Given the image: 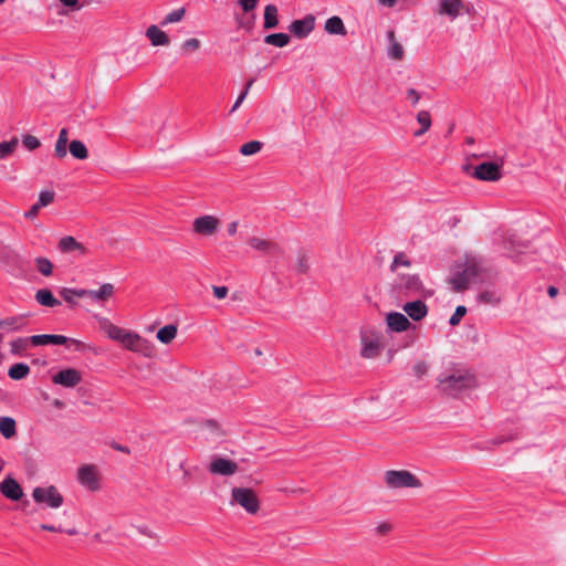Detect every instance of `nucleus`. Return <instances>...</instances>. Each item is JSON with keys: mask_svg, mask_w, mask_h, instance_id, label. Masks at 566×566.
I'll return each mask as SVG.
<instances>
[{"mask_svg": "<svg viewBox=\"0 0 566 566\" xmlns=\"http://www.w3.org/2000/svg\"><path fill=\"white\" fill-rule=\"evenodd\" d=\"M417 122L421 125L419 129H417L413 135L416 137L422 136L424 133L429 130L431 127V115L428 111H420L417 114Z\"/></svg>", "mask_w": 566, "mask_h": 566, "instance_id": "37", "label": "nucleus"}, {"mask_svg": "<svg viewBox=\"0 0 566 566\" xmlns=\"http://www.w3.org/2000/svg\"><path fill=\"white\" fill-rule=\"evenodd\" d=\"M279 25L277 7L275 4H268L264 8V23L265 30L274 29Z\"/></svg>", "mask_w": 566, "mask_h": 566, "instance_id": "29", "label": "nucleus"}, {"mask_svg": "<svg viewBox=\"0 0 566 566\" xmlns=\"http://www.w3.org/2000/svg\"><path fill=\"white\" fill-rule=\"evenodd\" d=\"M67 142H69V132L66 128H62L60 130L55 148L54 156L62 159L67 155Z\"/></svg>", "mask_w": 566, "mask_h": 566, "instance_id": "31", "label": "nucleus"}, {"mask_svg": "<svg viewBox=\"0 0 566 566\" xmlns=\"http://www.w3.org/2000/svg\"><path fill=\"white\" fill-rule=\"evenodd\" d=\"M111 447L116 451L124 452L127 454L130 453V450L127 446L119 444L116 441H112Z\"/></svg>", "mask_w": 566, "mask_h": 566, "instance_id": "61", "label": "nucleus"}, {"mask_svg": "<svg viewBox=\"0 0 566 566\" xmlns=\"http://www.w3.org/2000/svg\"><path fill=\"white\" fill-rule=\"evenodd\" d=\"M467 314V307L463 305L457 306L454 313L451 315L449 319V324L451 326H457L460 324L462 317Z\"/></svg>", "mask_w": 566, "mask_h": 566, "instance_id": "48", "label": "nucleus"}, {"mask_svg": "<svg viewBox=\"0 0 566 566\" xmlns=\"http://www.w3.org/2000/svg\"><path fill=\"white\" fill-rule=\"evenodd\" d=\"M31 345L29 337H19L10 342V354L18 357L25 356L28 347Z\"/></svg>", "mask_w": 566, "mask_h": 566, "instance_id": "28", "label": "nucleus"}, {"mask_svg": "<svg viewBox=\"0 0 566 566\" xmlns=\"http://www.w3.org/2000/svg\"><path fill=\"white\" fill-rule=\"evenodd\" d=\"M30 316V313H25L2 318L0 319V329L20 332L28 325V318Z\"/></svg>", "mask_w": 566, "mask_h": 566, "instance_id": "18", "label": "nucleus"}, {"mask_svg": "<svg viewBox=\"0 0 566 566\" xmlns=\"http://www.w3.org/2000/svg\"><path fill=\"white\" fill-rule=\"evenodd\" d=\"M464 8L462 0H440V14H446L454 20L461 14V9Z\"/></svg>", "mask_w": 566, "mask_h": 566, "instance_id": "22", "label": "nucleus"}, {"mask_svg": "<svg viewBox=\"0 0 566 566\" xmlns=\"http://www.w3.org/2000/svg\"><path fill=\"white\" fill-rule=\"evenodd\" d=\"M31 345L44 346V345H74L76 349L84 347L83 342L74 338L66 337L64 335L55 334H40L30 336Z\"/></svg>", "mask_w": 566, "mask_h": 566, "instance_id": "7", "label": "nucleus"}, {"mask_svg": "<svg viewBox=\"0 0 566 566\" xmlns=\"http://www.w3.org/2000/svg\"><path fill=\"white\" fill-rule=\"evenodd\" d=\"M114 285L111 283H104L98 290H85L80 289L77 297H91L94 302L107 301L114 294Z\"/></svg>", "mask_w": 566, "mask_h": 566, "instance_id": "17", "label": "nucleus"}, {"mask_svg": "<svg viewBox=\"0 0 566 566\" xmlns=\"http://www.w3.org/2000/svg\"><path fill=\"white\" fill-rule=\"evenodd\" d=\"M502 166L494 161H484L474 167L472 177L483 181H497L502 178Z\"/></svg>", "mask_w": 566, "mask_h": 566, "instance_id": "9", "label": "nucleus"}, {"mask_svg": "<svg viewBox=\"0 0 566 566\" xmlns=\"http://www.w3.org/2000/svg\"><path fill=\"white\" fill-rule=\"evenodd\" d=\"M390 531H391V525H390L389 523H380V524L376 527V532H377V534H379V535H386V534H388Z\"/></svg>", "mask_w": 566, "mask_h": 566, "instance_id": "58", "label": "nucleus"}, {"mask_svg": "<svg viewBox=\"0 0 566 566\" xmlns=\"http://www.w3.org/2000/svg\"><path fill=\"white\" fill-rule=\"evenodd\" d=\"M248 243L253 249L264 252V253H268V254L282 253L281 247L277 243L270 241V240L261 239L258 237H252L251 239H249Z\"/></svg>", "mask_w": 566, "mask_h": 566, "instance_id": "21", "label": "nucleus"}, {"mask_svg": "<svg viewBox=\"0 0 566 566\" xmlns=\"http://www.w3.org/2000/svg\"><path fill=\"white\" fill-rule=\"evenodd\" d=\"M324 30L327 33L335 35L347 34V30L345 28L343 20L337 15L331 17L325 21Z\"/></svg>", "mask_w": 566, "mask_h": 566, "instance_id": "25", "label": "nucleus"}, {"mask_svg": "<svg viewBox=\"0 0 566 566\" xmlns=\"http://www.w3.org/2000/svg\"><path fill=\"white\" fill-rule=\"evenodd\" d=\"M480 266L475 262H467L462 270L457 271L452 274L449 280L450 284L454 292H463L469 287V284L472 279L476 277L480 274Z\"/></svg>", "mask_w": 566, "mask_h": 566, "instance_id": "3", "label": "nucleus"}, {"mask_svg": "<svg viewBox=\"0 0 566 566\" xmlns=\"http://www.w3.org/2000/svg\"><path fill=\"white\" fill-rule=\"evenodd\" d=\"M476 387L475 376L469 371H455L451 375H440L438 377V390L452 398L460 397L463 392Z\"/></svg>", "mask_w": 566, "mask_h": 566, "instance_id": "1", "label": "nucleus"}, {"mask_svg": "<svg viewBox=\"0 0 566 566\" xmlns=\"http://www.w3.org/2000/svg\"><path fill=\"white\" fill-rule=\"evenodd\" d=\"M55 385H61L66 388H73L82 381L81 373L74 368H66L60 370L52 377Z\"/></svg>", "mask_w": 566, "mask_h": 566, "instance_id": "13", "label": "nucleus"}, {"mask_svg": "<svg viewBox=\"0 0 566 566\" xmlns=\"http://www.w3.org/2000/svg\"><path fill=\"white\" fill-rule=\"evenodd\" d=\"M200 45H201V42L198 39L192 38V39L186 40L182 43L181 49L185 53H190V52H195V51L199 50Z\"/></svg>", "mask_w": 566, "mask_h": 566, "instance_id": "50", "label": "nucleus"}, {"mask_svg": "<svg viewBox=\"0 0 566 566\" xmlns=\"http://www.w3.org/2000/svg\"><path fill=\"white\" fill-rule=\"evenodd\" d=\"M63 6L71 8L72 10H80L82 6L78 4V0H59Z\"/></svg>", "mask_w": 566, "mask_h": 566, "instance_id": "59", "label": "nucleus"}, {"mask_svg": "<svg viewBox=\"0 0 566 566\" xmlns=\"http://www.w3.org/2000/svg\"><path fill=\"white\" fill-rule=\"evenodd\" d=\"M30 371L31 369L29 365L24 363H15L9 368L8 376L13 380H21L27 378Z\"/></svg>", "mask_w": 566, "mask_h": 566, "instance_id": "34", "label": "nucleus"}, {"mask_svg": "<svg viewBox=\"0 0 566 566\" xmlns=\"http://www.w3.org/2000/svg\"><path fill=\"white\" fill-rule=\"evenodd\" d=\"M386 484L394 489L421 488V481L407 470H389L385 474Z\"/></svg>", "mask_w": 566, "mask_h": 566, "instance_id": "4", "label": "nucleus"}, {"mask_svg": "<svg viewBox=\"0 0 566 566\" xmlns=\"http://www.w3.org/2000/svg\"><path fill=\"white\" fill-rule=\"evenodd\" d=\"M295 270L300 274H305L310 270L308 258L304 250L297 252Z\"/></svg>", "mask_w": 566, "mask_h": 566, "instance_id": "40", "label": "nucleus"}, {"mask_svg": "<svg viewBox=\"0 0 566 566\" xmlns=\"http://www.w3.org/2000/svg\"><path fill=\"white\" fill-rule=\"evenodd\" d=\"M77 480L82 485L87 486L91 491H97L99 489L98 478L93 465H82L77 472Z\"/></svg>", "mask_w": 566, "mask_h": 566, "instance_id": "14", "label": "nucleus"}, {"mask_svg": "<svg viewBox=\"0 0 566 566\" xmlns=\"http://www.w3.org/2000/svg\"><path fill=\"white\" fill-rule=\"evenodd\" d=\"M391 292L397 297H421L427 295L426 287L418 274H398L392 283Z\"/></svg>", "mask_w": 566, "mask_h": 566, "instance_id": "2", "label": "nucleus"}, {"mask_svg": "<svg viewBox=\"0 0 566 566\" xmlns=\"http://www.w3.org/2000/svg\"><path fill=\"white\" fill-rule=\"evenodd\" d=\"M254 14L251 17L242 18L239 20V25L248 31H251L254 25Z\"/></svg>", "mask_w": 566, "mask_h": 566, "instance_id": "52", "label": "nucleus"}, {"mask_svg": "<svg viewBox=\"0 0 566 566\" xmlns=\"http://www.w3.org/2000/svg\"><path fill=\"white\" fill-rule=\"evenodd\" d=\"M69 150L75 159L84 160L88 157V150L85 144L81 140H72L69 145Z\"/></svg>", "mask_w": 566, "mask_h": 566, "instance_id": "36", "label": "nucleus"}, {"mask_svg": "<svg viewBox=\"0 0 566 566\" xmlns=\"http://www.w3.org/2000/svg\"><path fill=\"white\" fill-rule=\"evenodd\" d=\"M388 329L395 333H401L412 327V324L406 315L399 312H390L386 316ZM413 328H416L413 326Z\"/></svg>", "mask_w": 566, "mask_h": 566, "instance_id": "16", "label": "nucleus"}, {"mask_svg": "<svg viewBox=\"0 0 566 566\" xmlns=\"http://www.w3.org/2000/svg\"><path fill=\"white\" fill-rule=\"evenodd\" d=\"M400 265L407 268L411 266L410 259L403 252H398L395 254L394 260L390 264V271L396 272L397 268Z\"/></svg>", "mask_w": 566, "mask_h": 566, "instance_id": "45", "label": "nucleus"}, {"mask_svg": "<svg viewBox=\"0 0 566 566\" xmlns=\"http://www.w3.org/2000/svg\"><path fill=\"white\" fill-rule=\"evenodd\" d=\"M407 97L411 101L412 105L416 106L420 99V94L415 88H408Z\"/></svg>", "mask_w": 566, "mask_h": 566, "instance_id": "55", "label": "nucleus"}, {"mask_svg": "<svg viewBox=\"0 0 566 566\" xmlns=\"http://www.w3.org/2000/svg\"><path fill=\"white\" fill-rule=\"evenodd\" d=\"M402 308L407 315L416 322L421 321L428 314V306L419 298L412 302H407Z\"/></svg>", "mask_w": 566, "mask_h": 566, "instance_id": "20", "label": "nucleus"}, {"mask_svg": "<svg viewBox=\"0 0 566 566\" xmlns=\"http://www.w3.org/2000/svg\"><path fill=\"white\" fill-rule=\"evenodd\" d=\"M232 502L242 506L248 513L255 514L260 509V502L252 489L233 488L231 491Z\"/></svg>", "mask_w": 566, "mask_h": 566, "instance_id": "5", "label": "nucleus"}, {"mask_svg": "<svg viewBox=\"0 0 566 566\" xmlns=\"http://www.w3.org/2000/svg\"><path fill=\"white\" fill-rule=\"evenodd\" d=\"M291 41V36L287 33H271L264 36V43L276 48H284Z\"/></svg>", "mask_w": 566, "mask_h": 566, "instance_id": "35", "label": "nucleus"}, {"mask_svg": "<svg viewBox=\"0 0 566 566\" xmlns=\"http://www.w3.org/2000/svg\"><path fill=\"white\" fill-rule=\"evenodd\" d=\"M57 249L62 253L76 252L77 256H83L88 252V250L72 235L61 238L57 243Z\"/></svg>", "mask_w": 566, "mask_h": 566, "instance_id": "19", "label": "nucleus"}, {"mask_svg": "<svg viewBox=\"0 0 566 566\" xmlns=\"http://www.w3.org/2000/svg\"><path fill=\"white\" fill-rule=\"evenodd\" d=\"M558 289L554 285L548 286L547 293L551 297H555L558 294Z\"/></svg>", "mask_w": 566, "mask_h": 566, "instance_id": "64", "label": "nucleus"}, {"mask_svg": "<svg viewBox=\"0 0 566 566\" xmlns=\"http://www.w3.org/2000/svg\"><path fill=\"white\" fill-rule=\"evenodd\" d=\"M177 325L175 324H168V325H165L164 327L159 328V331L157 332V339L163 343V344H170L176 335H177Z\"/></svg>", "mask_w": 566, "mask_h": 566, "instance_id": "32", "label": "nucleus"}, {"mask_svg": "<svg viewBox=\"0 0 566 566\" xmlns=\"http://www.w3.org/2000/svg\"><path fill=\"white\" fill-rule=\"evenodd\" d=\"M126 349L150 356L153 352L151 344L136 333L126 331L119 342Z\"/></svg>", "mask_w": 566, "mask_h": 566, "instance_id": "8", "label": "nucleus"}, {"mask_svg": "<svg viewBox=\"0 0 566 566\" xmlns=\"http://www.w3.org/2000/svg\"><path fill=\"white\" fill-rule=\"evenodd\" d=\"M377 1L379 4L388 7V8L395 7L396 3L398 2V0H377Z\"/></svg>", "mask_w": 566, "mask_h": 566, "instance_id": "63", "label": "nucleus"}, {"mask_svg": "<svg viewBox=\"0 0 566 566\" xmlns=\"http://www.w3.org/2000/svg\"><path fill=\"white\" fill-rule=\"evenodd\" d=\"M0 493L11 501H20L23 490L15 479L8 475L0 483Z\"/></svg>", "mask_w": 566, "mask_h": 566, "instance_id": "15", "label": "nucleus"}, {"mask_svg": "<svg viewBox=\"0 0 566 566\" xmlns=\"http://www.w3.org/2000/svg\"><path fill=\"white\" fill-rule=\"evenodd\" d=\"M504 248L506 250H512V249H515V248H527V244H524V243H515V241L513 239H506L504 241Z\"/></svg>", "mask_w": 566, "mask_h": 566, "instance_id": "57", "label": "nucleus"}, {"mask_svg": "<svg viewBox=\"0 0 566 566\" xmlns=\"http://www.w3.org/2000/svg\"><path fill=\"white\" fill-rule=\"evenodd\" d=\"M259 0H238L244 12H250L255 9Z\"/></svg>", "mask_w": 566, "mask_h": 566, "instance_id": "51", "label": "nucleus"}, {"mask_svg": "<svg viewBox=\"0 0 566 566\" xmlns=\"http://www.w3.org/2000/svg\"><path fill=\"white\" fill-rule=\"evenodd\" d=\"M54 197H55L54 191H51V190L41 191L40 195H39V199H38L36 203L41 208L46 207V206H49L50 203L53 202Z\"/></svg>", "mask_w": 566, "mask_h": 566, "instance_id": "47", "label": "nucleus"}, {"mask_svg": "<svg viewBox=\"0 0 566 566\" xmlns=\"http://www.w3.org/2000/svg\"><path fill=\"white\" fill-rule=\"evenodd\" d=\"M237 229H238V221H232L231 223L228 224V233L229 235H234L237 233Z\"/></svg>", "mask_w": 566, "mask_h": 566, "instance_id": "62", "label": "nucleus"}, {"mask_svg": "<svg viewBox=\"0 0 566 566\" xmlns=\"http://www.w3.org/2000/svg\"><path fill=\"white\" fill-rule=\"evenodd\" d=\"M36 270L44 276H50L53 272L52 262L44 256H39L35 259Z\"/></svg>", "mask_w": 566, "mask_h": 566, "instance_id": "41", "label": "nucleus"}, {"mask_svg": "<svg viewBox=\"0 0 566 566\" xmlns=\"http://www.w3.org/2000/svg\"><path fill=\"white\" fill-rule=\"evenodd\" d=\"M186 14V9L185 7H181V8H178L176 10H172L171 12H169L165 18L164 20L160 22V25L161 27H165L169 23H176V22H179L184 19Z\"/></svg>", "mask_w": 566, "mask_h": 566, "instance_id": "39", "label": "nucleus"}, {"mask_svg": "<svg viewBox=\"0 0 566 566\" xmlns=\"http://www.w3.org/2000/svg\"><path fill=\"white\" fill-rule=\"evenodd\" d=\"M428 370V366L424 361H418L413 366V373L418 378H421Z\"/></svg>", "mask_w": 566, "mask_h": 566, "instance_id": "53", "label": "nucleus"}, {"mask_svg": "<svg viewBox=\"0 0 566 566\" xmlns=\"http://www.w3.org/2000/svg\"><path fill=\"white\" fill-rule=\"evenodd\" d=\"M22 144L29 150H34L41 145L40 140L35 136L29 134L22 137Z\"/></svg>", "mask_w": 566, "mask_h": 566, "instance_id": "49", "label": "nucleus"}, {"mask_svg": "<svg viewBox=\"0 0 566 566\" xmlns=\"http://www.w3.org/2000/svg\"><path fill=\"white\" fill-rule=\"evenodd\" d=\"M238 463L226 459V458H216L209 464V472L211 474H218L222 476H230L238 471Z\"/></svg>", "mask_w": 566, "mask_h": 566, "instance_id": "12", "label": "nucleus"}, {"mask_svg": "<svg viewBox=\"0 0 566 566\" xmlns=\"http://www.w3.org/2000/svg\"><path fill=\"white\" fill-rule=\"evenodd\" d=\"M32 497L36 503H45L51 509L60 507L64 497L54 485L46 488L38 486L32 492Z\"/></svg>", "mask_w": 566, "mask_h": 566, "instance_id": "6", "label": "nucleus"}, {"mask_svg": "<svg viewBox=\"0 0 566 566\" xmlns=\"http://www.w3.org/2000/svg\"><path fill=\"white\" fill-rule=\"evenodd\" d=\"M41 207L35 202L28 211H25L24 217L27 219H33L38 216Z\"/></svg>", "mask_w": 566, "mask_h": 566, "instance_id": "56", "label": "nucleus"}, {"mask_svg": "<svg viewBox=\"0 0 566 566\" xmlns=\"http://www.w3.org/2000/svg\"><path fill=\"white\" fill-rule=\"evenodd\" d=\"M19 139L13 137L9 142L0 143V160L10 156L17 148Z\"/></svg>", "mask_w": 566, "mask_h": 566, "instance_id": "43", "label": "nucleus"}, {"mask_svg": "<svg viewBox=\"0 0 566 566\" xmlns=\"http://www.w3.org/2000/svg\"><path fill=\"white\" fill-rule=\"evenodd\" d=\"M78 292L80 289L62 287L59 291V294L70 306H75L77 305V302L74 300V296L77 297Z\"/></svg>", "mask_w": 566, "mask_h": 566, "instance_id": "44", "label": "nucleus"}, {"mask_svg": "<svg viewBox=\"0 0 566 566\" xmlns=\"http://www.w3.org/2000/svg\"><path fill=\"white\" fill-rule=\"evenodd\" d=\"M361 356L365 358H374L379 355L380 346L379 343L375 339H369L367 336L361 337Z\"/></svg>", "mask_w": 566, "mask_h": 566, "instance_id": "27", "label": "nucleus"}, {"mask_svg": "<svg viewBox=\"0 0 566 566\" xmlns=\"http://www.w3.org/2000/svg\"><path fill=\"white\" fill-rule=\"evenodd\" d=\"M146 36L154 46H165L170 43V39L166 32L161 31L157 25L151 24L146 30Z\"/></svg>", "mask_w": 566, "mask_h": 566, "instance_id": "23", "label": "nucleus"}, {"mask_svg": "<svg viewBox=\"0 0 566 566\" xmlns=\"http://www.w3.org/2000/svg\"><path fill=\"white\" fill-rule=\"evenodd\" d=\"M219 226V219L214 216H201L193 220L192 229L201 235H212Z\"/></svg>", "mask_w": 566, "mask_h": 566, "instance_id": "11", "label": "nucleus"}, {"mask_svg": "<svg viewBox=\"0 0 566 566\" xmlns=\"http://www.w3.org/2000/svg\"><path fill=\"white\" fill-rule=\"evenodd\" d=\"M40 528L42 531H46V532H64V528L62 526H55V525H51V524H41L40 525Z\"/></svg>", "mask_w": 566, "mask_h": 566, "instance_id": "60", "label": "nucleus"}, {"mask_svg": "<svg viewBox=\"0 0 566 566\" xmlns=\"http://www.w3.org/2000/svg\"><path fill=\"white\" fill-rule=\"evenodd\" d=\"M0 433L6 439L13 438L17 434L15 420L11 417H1L0 418Z\"/></svg>", "mask_w": 566, "mask_h": 566, "instance_id": "33", "label": "nucleus"}, {"mask_svg": "<svg viewBox=\"0 0 566 566\" xmlns=\"http://www.w3.org/2000/svg\"><path fill=\"white\" fill-rule=\"evenodd\" d=\"M478 301L484 304L497 305L501 302V297L495 291L486 290L478 295Z\"/></svg>", "mask_w": 566, "mask_h": 566, "instance_id": "38", "label": "nucleus"}, {"mask_svg": "<svg viewBox=\"0 0 566 566\" xmlns=\"http://www.w3.org/2000/svg\"><path fill=\"white\" fill-rule=\"evenodd\" d=\"M228 287L227 286H213V295L218 300H222L228 295Z\"/></svg>", "mask_w": 566, "mask_h": 566, "instance_id": "54", "label": "nucleus"}, {"mask_svg": "<svg viewBox=\"0 0 566 566\" xmlns=\"http://www.w3.org/2000/svg\"><path fill=\"white\" fill-rule=\"evenodd\" d=\"M35 301L46 307H54L61 305V302L53 295L49 289L38 290L34 296Z\"/></svg>", "mask_w": 566, "mask_h": 566, "instance_id": "26", "label": "nucleus"}, {"mask_svg": "<svg viewBox=\"0 0 566 566\" xmlns=\"http://www.w3.org/2000/svg\"><path fill=\"white\" fill-rule=\"evenodd\" d=\"M388 40L390 42L389 49H388V55L389 57L400 61L403 57V48L400 43L396 41L395 31L389 30L387 32Z\"/></svg>", "mask_w": 566, "mask_h": 566, "instance_id": "30", "label": "nucleus"}, {"mask_svg": "<svg viewBox=\"0 0 566 566\" xmlns=\"http://www.w3.org/2000/svg\"><path fill=\"white\" fill-rule=\"evenodd\" d=\"M254 81H255L254 78H250V80L247 82L244 90H243V91L241 92V94L237 97V99H235V102H234V104H233V106H232V108H231L230 113H233L234 111H237V109L240 107V105L243 103L244 98L247 97V95H248V93H249L250 87L253 85Z\"/></svg>", "mask_w": 566, "mask_h": 566, "instance_id": "46", "label": "nucleus"}, {"mask_svg": "<svg viewBox=\"0 0 566 566\" xmlns=\"http://www.w3.org/2000/svg\"><path fill=\"white\" fill-rule=\"evenodd\" d=\"M315 17L306 14L303 19L294 20L289 27V31L297 39L307 38L315 28Z\"/></svg>", "mask_w": 566, "mask_h": 566, "instance_id": "10", "label": "nucleus"}, {"mask_svg": "<svg viewBox=\"0 0 566 566\" xmlns=\"http://www.w3.org/2000/svg\"><path fill=\"white\" fill-rule=\"evenodd\" d=\"M99 327L111 339L117 342H120L124 334L126 333V329L114 325L108 318L105 317L99 319Z\"/></svg>", "mask_w": 566, "mask_h": 566, "instance_id": "24", "label": "nucleus"}, {"mask_svg": "<svg viewBox=\"0 0 566 566\" xmlns=\"http://www.w3.org/2000/svg\"><path fill=\"white\" fill-rule=\"evenodd\" d=\"M263 147V144L259 140H251L243 144L240 147V154L243 156H251L259 153Z\"/></svg>", "mask_w": 566, "mask_h": 566, "instance_id": "42", "label": "nucleus"}]
</instances>
